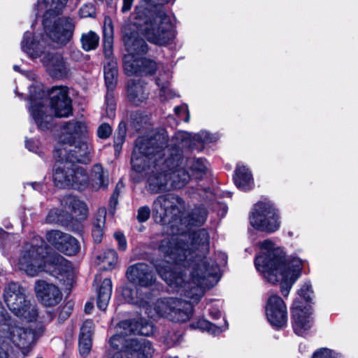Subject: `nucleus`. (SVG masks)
I'll list each match as a JSON object with an SVG mask.
<instances>
[{"instance_id":"obj_44","label":"nucleus","mask_w":358,"mask_h":358,"mask_svg":"<svg viewBox=\"0 0 358 358\" xmlns=\"http://www.w3.org/2000/svg\"><path fill=\"white\" fill-rule=\"evenodd\" d=\"M94 324L92 320H86L84 321L81 328L80 336L92 337L94 333Z\"/></svg>"},{"instance_id":"obj_13","label":"nucleus","mask_w":358,"mask_h":358,"mask_svg":"<svg viewBox=\"0 0 358 358\" xmlns=\"http://www.w3.org/2000/svg\"><path fill=\"white\" fill-rule=\"evenodd\" d=\"M30 95L29 101L30 106L29 111L33 117L35 123L41 130H47L52 126V115L48 114L49 110L45 105L46 99L45 98V92L41 90L40 85H33L29 90Z\"/></svg>"},{"instance_id":"obj_16","label":"nucleus","mask_w":358,"mask_h":358,"mask_svg":"<svg viewBox=\"0 0 358 358\" xmlns=\"http://www.w3.org/2000/svg\"><path fill=\"white\" fill-rule=\"evenodd\" d=\"M266 316L272 327L280 329L286 327L287 310L284 301L276 294L271 295L265 306Z\"/></svg>"},{"instance_id":"obj_23","label":"nucleus","mask_w":358,"mask_h":358,"mask_svg":"<svg viewBox=\"0 0 358 358\" xmlns=\"http://www.w3.org/2000/svg\"><path fill=\"white\" fill-rule=\"evenodd\" d=\"M62 204L65 209L69 211L76 219L83 220L87 214L86 204L72 195H67L64 197Z\"/></svg>"},{"instance_id":"obj_50","label":"nucleus","mask_w":358,"mask_h":358,"mask_svg":"<svg viewBox=\"0 0 358 358\" xmlns=\"http://www.w3.org/2000/svg\"><path fill=\"white\" fill-rule=\"evenodd\" d=\"M119 195V192L116 189L113 192V194L110 196V201H109V206H110V211L112 214H114L115 206L117 204V198Z\"/></svg>"},{"instance_id":"obj_47","label":"nucleus","mask_w":358,"mask_h":358,"mask_svg":"<svg viewBox=\"0 0 358 358\" xmlns=\"http://www.w3.org/2000/svg\"><path fill=\"white\" fill-rule=\"evenodd\" d=\"M126 136L120 134H115L114 137V149L115 155L121 152L122 145L124 143Z\"/></svg>"},{"instance_id":"obj_31","label":"nucleus","mask_w":358,"mask_h":358,"mask_svg":"<svg viewBox=\"0 0 358 358\" xmlns=\"http://www.w3.org/2000/svg\"><path fill=\"white\" fill-rule=\"evenodd\" d=\"M169 78H170V75L166 73L161 75L156 80V84L159 87V96L162 101H165L175 96L174 92L169 88Z\"/></svg>"},{"instance_id":"obj_18","label":"nucleus","mask_w":358,"mask_h":358,"mask_svg":"<svg viewBox=\"0 0 358 358\" xmlns=\"http://www.w3.org/2000/svg\"><path fill=\"white\" fill-rule=\"evenodd\" d=\"M46 239L57 250L68 256L76 255L80 251L78 241L70 234L59 230L47 232Z\"/></svg>"},{"instance_id":"obj_61","label":"nucleus","mask_w":358,"mask_h":358,"mask_svg":"<svg viewBox=\"0 0 358 358\" xmlns=\"http://www.w3.org/2000/svg\"><path fill=\"white\" fill-rule=\"evenodd\" d=\"M13 69H14L15 71H17V72H20V66H17V65H14V66H13Z\"/></svg>"},{"instance_id":"obj_27","label":"nucleus","mask_w":358,"mask_h":358,"mask_svg":"<svg viewBox=\"0 0 358 358\" xmlns=\"http://www.w3.org/2000/svg\"><path fill=\"white\" fill-rule=\"evenodd\" d=\"M113 290L112 281L110 278H105L99 287L96 304L101 310H105L108 305Z\"/></svg>"},{"instance_id":"obj_3","label":"nucleus","mask_w":358,"mask_h":358,"mask_svg":"<svg viewBox=\"0 0 358 358\" xmlns=\"http://www.w3.org/2000/svg\"><path fill=\"white\" fill-rule=\"evenodd\" d=\"M133 17L132 23L124 27L123 41L127 52L123 58L124 70L128 76L152 75L157 65L154 60L140 57L147 52L148 47L139 33L152 43L166 45L176 38L175 27L164 10L152 11L145 5L135 8Z\"/></svg>"},{"instance_id":"obj_46","label":"nucleus","mask_w":358,"mask_h":358,"mask_svg":"<svg viewBox=\"0 0 358 358\" xmlns=\"http://www.w3.org/2000/svg\"><path fill=\"white\" fill-rule=\"evenodd\" d=\"M150 216V209L148 206L140 207L137 211L136 219L139 222H146Z\"/></svg>"},{"instance_id":"obj_40","label":"nucleus","mask_w":358,"mask_h":358,"mask_svg":"<svg viewBox=\"0 0 358 358\" xmlns=\"http://www.w3.org/2000/svg\"><path fill=\"white\" fill-rule=\"evenodd\" d=\"M74 303L72 301H67L63 306L60 308L58 315L59 322H63L71 315L73 309Z\"/></svg>"},{"instance_id":"obj_37","label":"nucleus","mask_w":358,"mask_h":358,"mask_svg":"<svg viewBox=\"0 0 358 358\" xmlns=\"http://www.w3.org/2000/svg\"><path fill=\"white\" fill-rule=\"evenodd\" d=\"M14 239V234H10L0 227V249L2 250L3 255L8 256V253L6 252V249L10 248L12 241Z\"/></svg>"},{"instance_id":"obj_51","label":"nucleus","mask_w":358,"mask_h":358,"mask_svg":"<svg viewBox=\"0 0 358 358\" xmlns=\"http://www.w3.org/2000/svg\"><path fill=\"white\" fill-rule=\"evenodd\" d=\"M134 291L129 288H125L122 291L123 296L125 300L129 303H138V300L135 299L133 296Z\"/></svg>"},{"instance_id":"obj_64","label":"nucleus","mask_w":358,"mask_h":358,"mask_svg":"<svg viewBox=\"0 0 358 358\" xmlns=\"http://www.w3.org/2000/svg\"><path fill=\"white\" fill-rule=\"evenodd\" d=\"M187 358H191V357H187Z\"/></svg>"},{"instance_id":"obj_1","label":"nucleus","mask_w":358,"mask_h":358,"mask_svg":"<svg viewBox=\"0 0 358 358\" xmlns=\"http://www.w3.org/2000/svg\"><path fill=\"white\" fill-rule=\"evenodd\" d=\"M185 201L174 194L159 196L153 202L152 211L156 222L177 228L180 236L173 235L163 239L159 252L164 259H153L151 263L161 278L173 289L189 301L176 297L158 299L153 305L144 306L151 318L164 317L173 322H185L193 314V303H197L206 289L220 280V266L227 262L225 253L219 252L216 259L207 257L209 252V234L204 229L189 236L185 242V228L201 226L206 220L207 210L203 206L195 207L186 213Z\"/></svg>"},{"instance_id":"obj_49","label":"nucleus","mask_w":358,"mask_h":358,"mask_svg":"<svg viewBox=\"0 0 358 358\" xmlns=\"http://www.w3.org/2000/svg\"><path fill=\"white\" fill-rule=\"evenodd\" d=\"M174 112L178 116L181 115L182 114H184L185 115L184 121L186 122H189V115L187 106L182 105L176 106L174 108Z\"/></svg>"},{"instance_id":"obj_17","label":"nucleus","mask_w":358,"mask_h":358,"mask_svg":"<svg viewBox=\"0 0 358 358\" xmlns=\"http://www.w3.org/2000/svg\"><path fill=\"white\" fill-rule=\"evenodd\" d=\"M126 275L131 283L142 287L149 288L157 282V276L153 268L143 262L129 266Z\"/></svg>"},{"instance_id":"obj_45","label":"nucleus","mask_w":358,"mask_h":358,"mask_svg":"<svg viewBox=\"0 0 358 358\" xmlns=\"http://www.w3.org/2000/svg\"><path fill=\"white\" fill-rule=\"evenodd\" d=\"M112 131V127L108 123H103L97 129V136L100 138L106 139L111 135Z\"/></svg>"},{"instance_id":"obj_39","label":"nucleus","mask_w":358,"mask_h":358,"mask_svg":"<svg viewBox=\"0 0 358 358\" xmlns=\"http://www.w3.org/2000/svg\"><path fill=\"white\" fill-rule=\"evenodd\" d=\"M92 337L87 336H80L79 337V350L80 353L83 356L87 355L92 348Z\"/></svg>"},{"instance_id":"obj_63","label":"nucleus","mask_w":358,"mask_h":358,"mask_svg":"<svg viewBox=\"0 0 358 358\" xmlns=\"http://www.w3.org/2000/svg\"><path fill=\"white\" fill-rule=\"evenodd\" d=\"M15 94H17L20 97H22V94L18 93L16 90H15Z\"/></svg>"},{"instance_id":"obj_59","label":"nucleus","mask_w":358,"mask_h":358,"mask_svg":"<svg viewBox=\"0 0 358 358\" xmlns=\"http://www.w3.org/2000/svg\"><path fill=\"white\" fill-rule=\"evenodd\" d=\"M93 308V304L90 302L86 303L85 306V311L86 313H90L92 309Z\"/></svg>"},{"instance_id":"obj_57","label":"nucleus","mask_w":358,"mask_h":358,"mask_svg":"<svg viewBox=\"0 0 358 358\" xmlns=\"http://www.w3.org/2000/svg\"><path fill=\"white\" fill-rule=\"evenodd\" d=\"M209 315L213 319H217L220 317L221 313L219 309L216 308H212L209 310Z\"/></svg>"},{"instance_id":"obj_52","label":"nucleus","mask_w":358,"mask_h":358,"mask_svg":"<svg viewBox=\"0 0 358 358\" xmlns=\"http://www.w3.org/2000/svg\"><path fill=\"white\" fill-rule=\"evenodd\" d=\"M113 90H110V92L108 90L106 95V106H110V104L116 105L115 96L112 92Z\"/></svg>"},{"instance_id":"obj_42","label":"nucleus","mask_w":358,"mask_h":358,"mask_svg":"<svg viewBox=\"0 0 358 358\" xmlns=\"http://www.w3.org/2000/svg\"><path fill=\"white\" fill-rule=\"evenodd\" d=\"M80 17H94L96 15L95 7L92 3L83 5L79 10Z\"/></svg>"},{"instance_id":"obj_6","label":"nucleus","mask_w":358,"mask_h":358,"mask_svg":"<svg viewBox=\"0 0 358 358\" xmlns=\"http://www.w3.org/2000/svg\"><path fill=\"white\" fill-rule=\"evenodd\" d=\"M219 139L217 134H210L206 131H201L197 134L178 131L175 133L171 139H169L167 152L178 150L180 152L182 163L181 169L186 171L191 178L201 179L207 171L208 162L202 157H184L183 149L189 148L201 151L205 144L216 142Z\"/></svg>"},{"instance_id":"obj_55","label":"nucleus","mask_w":358,"mask_h":358,"mask_svg":"<svg viewBox=\"0 0 358 358\" xmlns=\"http://www.w3.org/2000/svg\"><path fill=\"white\" fill-rule=\"evenodd\" d=\"M117 134L124 135L127 134V124L124 121H121L118 125L117 131L115 133Z\"/></svg>"},{"instance_id":"obj_12","label":"nucleus","mask_w":358,"mask_h":358,"mask_svg":"<svg viewBox=\"0 0 358 358\" xmlns=\"http://www.w3.org/2000/svg\"><path fill=\"white\" fill-rule=\"evenodd\" d=\"M249 220L254 229L269 234L276 231L280 227L278 210L269 201L257 202L250 213Z\"/></svg>"},{"instance_id":"obj_24","label":"nucleus","mask_w":358,"mask_h":358,"mask_svg":"<svg viewBox=\"0 0 358 358\" xmlns=\"http://www.w3.org/2000/svg\"><path fill=\"white\" fill-rule=\"evenodd\" d=\"M234 180L236 186L241 191L247 192L254 187V181L250 171L245 166L238 164Z\"/></svg>"},{"instance_id":"obj_30","label":"nucleus","mask_w":358,"mask_h":358,"mask_svg":"<svg viewBox=\"0 0 358 358\" xmlns=\"http://www.w3.org/2000/svg\"><path fill=\"white\" fill-rule=\"evenodd\" d=\"M106 209L105 208H100L97 212V218L94 224L92 236L94 241L96 243H101L103 231V227L106 222Z\"/></svg>"},{"instance_id":"obj_4","label":"nucleus","mask_w":358,"mask_h":358,"mask_svg":"<svg viewBox=\"0 0 358 358\" xmlns=\"http://www.w3.org/2000/svg\"><path fill=\"white\" fill-rule=\"evenodd\" d=\"M48 250L45 241L34 235L21 246L17 257H10L9 259L29 276H36L42 271L50 272L64 285H71L74 273L71 262L57 253L48 256Z\"/></svg>"},{"instance_id":"obj_53","label":"nucleus","mask_w":358,"mask_h":358,"mask_svg":"<svg viewBox=\"0 0 358 358\" xmlns=\"http://www.w3.org/2000/svg\"><path fill=\"white\" fill-rule=\"evenodd\" d=\"M123 5L122 6L121 10L122 13H127L131 10L134 0H122Z\"/></svg>"},{"instance_id":"obj_38","label":"nucleus","mask_w":358,"mask_h":358,"mask_svg":"<svg viewBox=\"0 0 358 358\" xmlns=\"http://www.w3.org/2000/svg\"><path fill=\"white\" fill-rule=\"evenodd\" d=\"M131 331L142 336H148L153 333L154 327L152 324L147 322L141 321V322H137L136 329L134 330L131 328Z\"/></svg>"},{"instance_id":"obj_8","label":"nucleus","mask_w":358,"mask_h":358,"mask_svg":"<svg viewBox=\"0 0 358 358\" xmlns=\"http://www.w3.org/2000/svg\"><path fill=\"white\" fill-rule=\"evenodd\" d=\"M67 152L68 150L61 146L55 148L53 156L56 162L53 167V182L56 187L61 189L72 187L83 190L87 187L90 181L87 171L83 167L76 164L81 162L71 160V154Z\"/></svg>"},{"instance_id":"obj_21","label":"nucleus","mask_w":358,"mask_h":358,"mask_svg":"<svg viewBox=\"0 0 358 358\" xmlns=\"http://www.w3.org/2000/svg\"><path fill=\"white\" fill-rule=\"evenodd\" d=\"M148 92L145 83L141 79H130L127 84V97L129 102L135 106H139L146 101Z\"/></svg>"},{"instance_id":"obj_43","label":"nucleus","mask_w":358,"mask_h":358,"mask_svg":"<svg viewBox=\"0 0 358 358\" xmlns=\"http://www.w3.org/2000/svg\"><path fill=\"white\" fill-rule=\"evenodd\" d=\"M26 148L31 152L41 156L43 154L40 142L36 139H29L25 141Z\"/></svg>"},{"instance_id":"obj_32","label":"nucleus","mask_w":358,"mask_h":358,"mask_svg":"<svg viewBox=\"0 0 358 358\" xmlns=\"http://www.w3.org/2000/svg\"><path fill=\"white\" fill-rule=\"evenodd\" d=\"M103 46L105 56L110 60L112 55L113 46V26L110 22L106 25V22L103 27Z\"/></svg>"},{"instance_id":"obj_58","label":"nucleus","mask_w":358,"mask_h":358,"mask_svg":"<svg viewBox=\"0 0 358 358\" xmlns=\"http://www.w3.org/2000/svg\"><path fill=\"white\" fill-rule=\"evenodd\" d=\"M57 214V210H52L49 212L48 215H47V217H46V221L48 222H56V219L54 217L55 215Z\"/></svg>"},{"instance_id":"obj_41","label":"nucleus","mask_w":358,"mask_h":358,"mask_svg":"<svg viewBox=\"0 0 358 358\" xmlns=\"http://www.w3.org/2000/svg\"><path fill=\"white\" fill-rule=\"evenodd\" d=\"M338 354L329 348H323L315 351L312 358H337Z\"/></svg>"},{"instance_id":"obj_15","label":"nucleus","mask_w":358,"mask_h":358,"mask_svg":"<svg viewBox=\"0 0 358 358\" xmlns=\"http://www.w3.org/2000/svg\"><path fill=\"white\" fill-rule=\"evenodd\" d=\"M41 62L46 73L52 78L63 80L71 76V71L66 59L59 52H47Z\"/></svg>"},{"instance_id":"obj_19","label":"nucleus","mask_w":358,"mask_h":358,"mask_svg":"<svg viewBox=\"0 0 358 358\" xmlns=\"http://www.w3.org/2000/svg\"><path fill=\"white\" fill-rule=\"evenodd\" d=\"M35 292L38 300L45 306L58 304L62 298L59 289L45 280H37L35 283Z\"/></svg>"},{"instance_id":"obj_25","label":"nucleus","mask_w":358,"mask_h":358,"mask_svg":"<svg viewBox=\"0 0 358 358\" xmlns=\"http://www.w3.org/2000/svg\"><path fill=\"white\" fill-rule=\"evenodd\" d=\"M128 338L120 334L113 336L109 341L110 348L106 352L107 358H125L127 356L126 352V342Z\"/></svg>"},{"instance_id":"obj_54","label":"nucleus","mask_w":358,"mask_h":358,"mask_svg":"<svg viewBox=\"0 0 358 358\" xmlns=\"http://www.w3.org/2000/svg\"><path fill=\"white\" fill-rule=\"evenodd\" d=\"M115 108H116V105L110 104V106H106V115L109 118L113 119L115 117Z\"/></svg>"},{"instance_id":"obj_2","label":"nucleus","mask_w":358,"mask_h":358,"mask_svg":"<svg viewBox=\"0 0 358 358\" xmlns=\"http://www.w3.org/2000/svg\"><path fill=\"white\" fill-rule=\"evenodd\" d=\"M169 134L159 129L150 136L138 137L131 156L132 171L136 182L146 178L151 193L181 189L189 181V174L181 169L182 159L178 150L167 152Z\"/></svg>"},{"instance_id":"obj_7","label":"nucleus","mask_w":358,"mask_h":358,"mask_svg":"<svg viewBox=\"0 0 358 358\" xmlns=\"http://www.w3.org/2000/svg\"><path fill=\"white\" fill-rule=\"evenodd\" d=\"M68 0H43L38 1L36 15L43 13V24L47 36L58 46H63L71 39L75 23L69 17H55L60 15Z\"/></svg>"},{"instance_id":"obj_28","label":"nucleus","mask_w":358,"mask_h":358,"mask_svg":"<svg viewBox=\"0 0 358 358\" xmlns=\"http://www.w3.org/2000/svg\"><path fill=\"white\" fill-rule=\"evenodd\" d=\"M104 78L106 85L108 90H113L117 83V66L116 62L112 59L104 65Z\"/></svg>"},{"instance_id":"obj_5","label":"nucleus","mask_w":358,"mask_h":358,"mask_svg":"<svg viewBox=\"0 0 358 358\" xmlns=\"http://www.w3.org/2000/svg\"><path fill=\"white\" fill-rule=\"evenodd\" d=\"M260 252L255 259V266L266 280L280 282V292L287 297L292 285L299 278L302 260L297 257L287 259L282 249L275 247L270 240L259 243Z\"/></svg>"},{"instance_id":"obj_33","label":"nucleus","mask_w":358,"mask_h":358,"mask_svg":"<svg viewBox=\"0 0 358 358\" xmlns=\"http://www.w3.org/2000/svg\"><path fill=\"white\" fill-rule=\"evenodd\" d=\"M191 327L193 329H199L203 331H207L213 336L219 335L224 330L222 327H220L204 319H199L197 321L192 322L191 324Z\"/></svg>"},{"instance_id":"obj_11","label":"nucleus","mask_w":358,"mask_h":358,"mask_svg":"<svg viewBox=\"0 0 358 358\" xmlns=\"http://www.w3.org/2000/svg\"><path fill=\"white\" fill-rule=\"evenodd\" d=\"M3 300L9 310L16 316L28 322L37 319L38 309L27 299L25 289L17 282H10L3 290Z\"/></svg>"},{"instance_id":"obj_10","label":"nucleus","mask_w":358,"mask_h":358,"mask_svg":"<svg viewBox=\"0 0 358 358\" xmlns=\"http://www.w3.org/2000/svg\"><path fill=\"white\" fill-rule=\"evenodd\" d=\"M296 298L292 308V320L294 331L303 336L313 325L312 307L309 304L312 300L313 291L310 281L305 282L298 290Z\"/></svg>"},{"instance_id":"obj_60","label":"nucleus","mask_w":358,"mask_h":358,"mask_svg":"<svg viewBox=\"0 0 358 358\" xmlns=\"http://www.w3.org/2000/svg\"><path fill=\"white\" fill-rule=\"evenodd\" d=\"M82 55V53L77 50V51H73L72 52V57L74 58V59H78L79 57Z\"/></svg>"},{"instance_id":"obj_56","label":"nucleus","mask_w":358,"mask_h":358,"mask_svg":"<svg viewBox=\"0 0 358 358\" xmlns=\"http://www.w3.org/2000/svg\"><path fill=\"white\" fill-rule=\"evenodd\" d=\"M25 185H30L34 189L39 192L41 191L43 188V184L42 182H27L25 184Z\"/></svg>"},{"instance_id":"obj_34","label":"nucleus","mask_w":358,"mask_h":358,"mask_svg":"<svg viewBox=\"0 0 358 358\" xmlns=\"http://www.w3.org/2000/svg\"><path fill=\"white\" fill-rule=\"evenodd\" d=\"M182 338V334L180 331L172 328L164 331L161 339L167 348H172L178 344Z\"/></svg>"},{"instance_id":"obj_14","label":"nucleus","mask_w":358,"mask_h":358,"mask_svg":"<svg viewBox=\"0 0 358 358\" xmlns=\"http://www.w3.org/2000/svg\"><path fill=\"white\" fill-rule=\"evenodd\" d=\"M68 88L65 86H55L48 91L50 96V110L57 117H66L72 113L71 99Z\"/></svg>"},{"instance_id":"obj_48","label":"nucleus","mask_w":358,"mask_h":358,"mask_svg":"<svg viewBox=\"0 0 358 358\" xmlns=\"http://www.w3.org/2000/svg\"><path fill=\"white\" fill-rule=\"evenodd\" d=\"M114 237L118 243V249L122 251L126 250L127 243L123 233L117 231L114 234Z\"/></svg>"},{"instance_id":"obj_35","label":"nucleus","mask_w":358,"mask_h":358,"mask_svg":"<svg viewBox=\"0 0 358 358\" xmlns=\"http://www.w3.org/2000/svg\"><path fill=\"white\" fill-rule=\"evenodd\" d=\"M80 41L83 50L90 51L96 49L98 46L99 37L95 32L90 31L82 35Z\"/></svg>"},{"instance_id":"obj_36","label":"nucleus","mask_w":358,"mask_h":358,"mask_svg":"<svg viewBox=\"0 0 358 358\" xmlns=\"http://www.w3.org/2000/svg\"><path fill=\"white\" fill-rule=\"evenodd\" d=\"M0 301V335L3 336L6 330L15 322Z\"/></svg>"},{"instance_id":"obj_9","label":"nucleus","mask_w":358,"mask_h":358,"mask_svg":"<svg viewBox=\"0 0 358 358\" xmlns=\"http://www.w3.org/2000/svg\"><path fill=\"white\" fill-rule=\"evenodd\" d=\"M68 150L71 160L88 163L92 145L89 138L87 124L84 122L71 120L65 122L60 140L55 147Z\"/></svg>"},{"instance_id":"obj_29","label":"nucleus","mask_w":358,"mask_h":358,"mask_svg":"<svg viewBox=\"0 0 358 358\" xmlns=\"http://www.w3.org/2000/svg\"><path fill=\"white\" fill-rule=\"evenodd\" d=\"M117 259L118 256L116 251L113 249H107L97 256V264L103 270H111L116 265Z\"/></svg>"},{"instance_id":"obj_62","label":"nucleus","mask_w":358,"mask_h":358,"mask_svg":"<svg viewBox=\"0 0 358 358\" xmlns=\"http://www.w3.org/2000/svg\"><path fill=\"white\" fill-rule=\"evenodd\" d=\"M223 321H224V327H221L225 331L227 329V322L225 321V319H223Z\"/></svg>"},{"instance_id":"obj_22","label":"nucleus","mask_w":358,"mask_h":358,"mask_svg":"<svg viewBox=\"0 0 358 358\" xmlns=\"http://www.w3.org/2000/svg\"><path fill=\"white\" fill-rule=\"evenodd\" d=\"M21 50L30 58L36 59L44 51L43 45L38 41L30 31L24 32L21 41Z\"/></svg>"},{"instance_id":"obj_26","label":"nucleus","mask_w":358,"mask_h":358,"mask_svg":"<svg viewBox=\"0 0 358 358\" xmlns=\"http://www.w3.org/2000/svg\"><path fill=\"white\" fill-rule=\"evenodd\" d=\"M90 182L93 189L98 190L105 189L109 183L108 173L105 171L100 164L93 166L91 171Z\"/></svg>"},{"instance_id":"obj_20","label":"nucleus","mask_w":358,"mask_h":358,"mask_svg":"<svg viewBox=\"0 0 358 358\" xmlns=\"http://www.w3.org/2000/svg\"><path fill=\"white\" fill-rule=\"evenodd\" d=\"M125 358H151L155 352L152 343L145 338H128Z\"/></svg>"}]
</instances>
